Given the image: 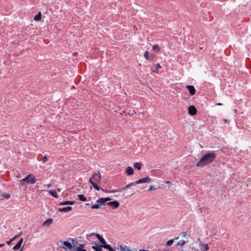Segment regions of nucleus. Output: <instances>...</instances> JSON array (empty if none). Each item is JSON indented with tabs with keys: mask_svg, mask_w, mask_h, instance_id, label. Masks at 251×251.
Wrapping results in <instances>:
<instances>
[{
	"mask_svg": "<svg viewBox=\"0 0 251 251\" xmlns=\"http://www.w3.org/2000/svg\"><path fill=\"white\" fill-rule=\"evenodd\" d=\"M216 154L214 151L208 152L205 154L196 164L197 167H203L212 163L216 158Z\"/></svg>",
	"mask_w": 251,
	"mask_h": 251,
	"instance_id": "obj_1",
	"label": "nucleus"
},
{
	"mask_svg": "<svg viewBox=\"0 0 251 251\" xmlns=\"http://www.w3.org/2000/svg\"><path fill=\"white\" fill-rule=\"evenodd\" d=\"M36 182V178L35 176L30 174L25 178L19 180L20 184L25 185L27 184H34Z\"/></svg>",
	"mask_w": 251,
	"mask_h": 251,
	"instance_id": "obj_2",
	"label": "nucleus"
},
{
	"mask_svg": "<svg viewBox=\"0 0 251 251\" xmlns=\"http://www.w3.org/2000/svg\"><path fill=\"white\" fill-rule=\"evenodd\" d=\"M89 182L93 185V186L94 187V188L96 189L98 191H99L100 190H102V191L103 192H105L106 193H115V192H118L119 190H104V189L100 188L98 185V184H97V183L95 182L94 181H93L92 179V178H90L89 180Z\"/></svg>",
	"mask_w": 251,
	"mask_h": 251,
	"instance_id": "obj_3",
	"label": "nucleus"
},
{
	"mask_svg": "<svg viewBox=\"0 0 251 251\" xmlns=\"http://www.w3.org/2000/svg\"><path fill=\"white\" fill-rule=\"evenodd\" d=\"M96 183H99L101 180V174L99 172L94 173L91 178Z\"/></svg>",
	"mask_w": 251,
	"mask_h": 251,
	"instance_id": "obj_4",
	"label": "nucleus"
},
{
	"mask_svg": "<svg viewBox=\"0 0 251 251\" xmlns=\"http://www.w3.org/2000/svg\"><path fill=\"white\" fill-rule=\"evenodd\" d=\"M188 113L190 115H195L197 113V110L194 105H190L188 108Z\"/></svg>",
	"mask_w": 251,
	"mask_h": 251,
	"instance_id": "obj_5",
	"label": "nucleus"
},
{
	"mask_svg": "<svg viewBox=\"0 0 251 251\" xmlns=\"http://www.w3.org/2000/svg\"><path fill=\"white\" fill-rule=\"evenodd\" d=\"M61 243L64 245V246L62 247L64 249L67 250L68 249H71L73 248L72 245L68 241H61Z\"/></svg>",
	"mask_w": 251,
	"mask_h": 251,
	"instance_id": "obj_6",
	"label": "nucleus"
},
{
	"mask_svg": "<svg viewBox=\"0 0 251 251\" xmlns=\"http://www.w3.org/2000/svg\"><path fill=\"white\" fill-rule=\"evenodd\" d=\"M151 181V178L150 177H146L140 179L139 180L135 181L136 184H139L143 183L149 182Z\"/></svg>",
	"mask_w": 251,
	"mask_h": 251,
	"instance_id": "obj_7",
	"label": "nucleus"
},
{
	"mask_svg": "<svg viewBox=\"0 0 251 251\" xmlns=\"http://www.w3.org/2000/svg\"><path fill=\"white\" fill-rule=\"evenodd\" d=\"M107 205L110 206L113 209H115L118 208L119 206L120 203L118 201H114L108 202Z\"/></svg>",
	"mask_w": 251,
	"mask_h": 251,
	"instance_id": "obj_8",
	"label": "nucleus"
},
{
	"mask_svg": "<svg viewBox=\"0 0 251 251\" xmlns=\"http://www.w3.org/2000/svg\"><path fill=\"white\" fill-rule=\"evenodd\" d=\"M111 200V199L110 198H100L99 200H97V202L99 203L100 204H105V202L107 201H109Z\"/></svg>",
	"mask_w": 251,
	"mask_h": 251,
	"instance_id": "obj_9",
	"label": "nucleus"
},
{
	"mask_svg": "<svg viewBox=\"0 0 251 251\" xmlns=\"http://www.w3.org/2000/svg\"><path fill=\"white\" fill-rule=\"evenodd\" d=\"M186 88L188 89L190 95L192 96L196 93V89L193 85H187Z\"/></svg>",
	"mask_w": 251,
	"mask_h": 251,
	"instance_id": "obj_10",
	"label": "nucleus"
},
{
	"mask_svg": "<svg viewBox=\"0 0 251 251\" xmlns=\"http://www.w3.org/2000/svg\"><path fill=\"white\" fill-rule=\"evenodd\" d=\"M23 242V239L21 238L20 239L18 243L13 247V250L14 251H17L20 249L21 246Z\"/></svg>",
	"mask_w": 251,
	"mask_h": 251,
	"instance_id": "obj_11",
	"label": "nucleus"
},
{
	"mask_svg": "<svg viewBox=\"0 0 251 251\" xmlns=\"http://www.w3.org/2000/svg\"><path fill=\"white\" fill-rule=\"evenodd\" d=\"M126 172L127 175L131 176L133 174L134 170L131 167L128 166L126 169Z\"/></svg>",
	"mask_w": 251,
	"mask_h": 251,
	"instance_id": "obj_12",
	"label": "nucleus"
},
{
	"mask_svg": "<svg viewBox=\"0 0 251 251\" xmlns=\"http://www.w3.org/2000/svg\"><path fill=\"white\" fill-rule=\"evenodd\" d=\"M72 209V207L68 206L67 207H64L60 208L58 209V210L60 212H68L69 211H71Z\"/></svg>",
	"mask_w": 251,
	"mask_h": 251,
	"instance_id": "obj_13",
	"label": "nucleus"
},
{
	"mask_svg": "<svg viewBox=\"0 0 251 251\" xmlns=\"http://www.w3.org/2000/svg\"><path fill=\"white\" fill-rule=\"evenodd\" d=\"M53 223V220L51 218H49L46 220L44 223L43 226H50Z\"/></svg>",
	"mask_w": 251,
	"mask_h": 251,
	"instance_id": "obj_14",
	"label": "nucleus"
},
{
	"mask_svg": "<svg viewBox=\"0 0 251 251\" xmlns=\"http://www.w3.org/2000/svg\"><path fill=\"white\" fill-rule=\"evenodd\" d=\"M74 203H75V201H62V202H61L60 203H59V205H68V204L72 205V204H74Z\"/></svg>",
	"mask_w": 251,
	"mask_h": 251,
	"instance_id": "obj_15",
	"label": "nucleus"
},
{
	"mask_svg": "<svg viewBox=\"0 0 251 251\" xmlns=\"http://www.w3.org/2000/svg\"><path fill=\"white\" fill-rule=\"evenodd\" d=\"M136 185V184L135 183V182H131L129 184H128V185H126L124 188H123L121 190H118L119 191L118 192H119V191H123L124 190H125V189H126L127 188H130V187L131 186H135Z\"/></svg>",
	"mask_w": 251,
	"mask_h": 251,
	"instance_id": "obj_16",
	"label": "nucleus"
},
{
	"mask_svg": "<svg viewBox=\"0 0 251 251\" xmlns=\"http://www.w3.org/2000/svg\"><path fill=\"white\" fill-rule=\"evenodd\" d=\"M42 15L41 12H39L37 15H36L34 17V20L35 21H40L41 20Z\"/></svg>",
	"mask_w": 251,
	"mask_h": 251,
	"instance_id": "obj_17",
	"label": "nucleus"
},
{
	"mask_svg": "<svg viewBox=\"0 0 251 251\" xmlns=\"http://www.w3.org/2000/svg\"><path fill=\"white\" fill-rule=\"evenodd\" d=\"M49 193H50V195H51L52 197L54 198H57L58 197V196L55 190H49Z\"/></svg>",
	"mask_w": 251,
	"mask_h": 251,
	"instance_id": "obj_18",
	"label": "nucleus"
},
{
	"mask_svg": "<svg viewBox=\"0 0 251 251\" xmlns=\"http://www.w3.org/2000/svg\"><path fill=\"white\" fill-rule=\"evenodd\" d=\"M99 241L101 243V245L100 246L102 247H103V248H104V247H105V246L108 245L106 244V242L105 240L104 239V238L102 237L99 240Z\"/></svg>",
	"mask_w": 251,
	"mask_h": 251,
	"instance_id": "obj_19",
	"label": "nucleus"
},
{
	"mask_svg": "<svg viewBox=\"0 0 251 251\" xmlns=\"http://www.w3.org/2000/svg\"><path fill=\"white\" fill-rule=\"evenodd\" d=\"M133 166L135 168L137 169L138 170H140L142 167L141 164L139 162L134 163Z\"/></svg>",
	"mask_w": 251,
	"mask_h": 251,
	"instance_id": "obj_20",
	"label": "nucleus"
},
{
	"mask_svg": "<svg viewBox=\"0 0 251 251\" xmlns=\"http://www.w3.org/2000/svg\"><path fill=\"white\" fill-rule=\"evenodd\" d=\"M78 198L79 200L83 201H87L86 198L83 195H78Z\"/></svg>",
	"mask_w": 251,
	"mask_h": 251,
	"instance_id": "obj_21",
	"label": "nucleus"
},
{
	"mask_svg": "<svg viewBox=\"0 0 251 251\" xmlns=\"http://www.w3.org/2000/svg\"><path fill=\"white\" fill-rule=\"evenodd\" d=\"M101 207V204H100L99 203L98 204H94L92 206L91 208L93 209H99Z\"/></svg>",
	"mask_w": 251,
	"mask_h": 251,
	"instance_id": "obj_22",
	"label": "nucleus"
},
{
	"mask_svg": "<svg viewBox=\"0 0 251 251\" xmlns=\"http://www.w3.org/2000/svg\"><path fill=\"white\" fill-rule=\"evenodd\" d=\"M174 242V239H171L167 242L166 246H171Z\"/></svg>",
	"mask_w": 251,
	"mask_h": 251,
	"instance_id": "obj_23",
	"label": "nucleus"
},
{
	"mask_svg": "<svg viewBox=\"0 0 251 251\" xmlns=\"http://www.w3.org/2000/svg\"><path fill=\"white\" fill-rule=\"evenodd\" d=\"M104 249L108 250L109 251H116L109 245L105 246V247H104Z\"/></svg>",
	"mask_w": 251,
	"mask_h": 251,
	"instance_id": "obj_24",
	"label": "nucleus"
},
{
	"mask_svg": "<svg viewBox=\"0 0 251 251\" xmlns=\"http://www.w3.org/2000/svg\"><path fill=\"white\" fill-rule=\"evenodd\" d=\"M80 247H77L76 248V251H87L86 250L82 249L81 247L82 246V245H79Z\"/></svg>",
	"mask_w": 251,
	"mask_h": 251,
	"instance_id": "obj_25",
	"label": "nucleus"
},
{
	"mask_svg": "<svg viewBox=\"0 0 251 251\" xmlns=\"http://www.w3.org/2000/svg\"><path fill=\"white\" fill-rule=\"evenodd\" d=\"M2 196L6 199H9L10 197V195L8 193H3Z\"/></svg>",
	"mask_w": 251,
	"mask_h": 251,
	"instance_id": "obj_26",
	"label": "nucleus"
},
{
	"mask_svg": "<svg viewBox=\"0 0 251 251\" xmlns=\"http://www.w3.org/2000/svg\"><path fill=\"white\" fill-rule=\"evenodd\" d=\"M144 57L147 60H149L150 59L149 56V52L148 50H146L144 54Z\"/></svg>",
	"mask_w": 251,
	"mask_h": 251,
	"instance_id": "obj_27",
	"label": "nucleus"
},
{
	"mask_svg": "<svg viewBox=\"0 0 251 251\" xmlns=\"http://www.w3.org/2000/svg\"><path fill=\"white\" fill-rule=\"evenodd\" d=\"M187 242L186 241H183L182 242L180 243V242H178L177 244L176 245V246H182L184 245H185Z\"/></svg>",
	"mask_w": 251,
	"mask_h": 251,
	"instance_id": "obj_28",
	"label": "nucleus"
},
{
	"mask_svg": "<svg viewBox=\"0 0 251 251\" xmlns=\"http://www.w3.org/2000/svg\"><path fill=\"white\" fill-rule=\"evenodd\" d=\"M119 248H120V249L121 251H126V250L128 251H129V250H127V249H126V246L124 247L123 246L120 245V246H119Z\"/></svg>",
	"mask_w": 251,
	"mask_h": 251,
	"instance_id": "obj_29",
	"label": "nucleus"
},
{
	"mask_svg": "<svg viewBox=\"0 0 251 251\" xmlns=\"http://www.w3.org/2000/svg\"><path fill=\"white\" fill-rule=\"evenodd\" d=\"M152 49H153V50H156V51H159V46L158 45H153L152 47Z\"/></svg>",
	"mask_w": 251,
	"mask_h": 251,
	"instance_id": "obj_30",
	"label": "nucleus"
},
{
	"mask_svg": "<svg viewBox=\"0 0 251 251\" xmlns=\"http://www.w3.org/2000/svg\"><path fill=\"white\" fill-rule=\"evenodd\" d=\"M94 235H95V236H96V237L98 238V239L100 240L101 237L102 236H100L99 234L98 233H93Z\"/></svg>",
	"mask_w": 251,
	"mask_h": 251,
	"instance_id": "obj_31",
	"label": "nucleus"
},
{
	"mask_svg": "<svg viewBox=\"0 0 251 251\" xmlns=\"http://www.w3.org/2000/svg\"><path fill=\"white\" fill-rule=\"evenodd\" d=\"M48 161V158L46 156H44L42 159V161L43 162V163H45L47 161Z\"/></svg>",
	"mask_w": 251,
	"mask_h": 251,
	"instance_id": "obj_32",
	"label": "nucleus"
},
{
	"mask_svg": "<svg viewBox=\"0 0 251 251\" xmlns=\"http://www.w3.org/2000/svg\"><path fill=\"white\" fill-rule=\"evenodd\" d=\"M204 250L205 251H208L209 250V247L208 244H204Z\"/></svg>",
	"mask_w": 251,
	"mask_h": 251,
	"instance_id": "obj_33",
	"label": "nucleus"
},
{
	"mask_svg": "<svg viewBox=\"0 0 251 251\" xmlns=\"http://www.w3.org/2000/svg\"><path fill=\"white\" fill-rule=\"evenodd\" d=\"M180 235L182 237H185L187 234L186 232H183L180 234Z\"/></svg>",
	"mask_w": 251,
	"mask_h": 251,
	"instance_id": "obj_34",
	"label": "nucleus"
},
{
	"mask_svg": "<svg viewBox=\"0 0 251 251\" xmlns=\"http://www.w3.org/2000/svg\"><path fill=\"white\" fill-rule=\"evenodd\" d=\"M92 248L95 250V251H97V250H99V249H100V248L97 247V246H93Z\"/></svg>",
	"mask_w": 251,
	"mask_h": 251,
	"instance_id": "obj_35",
	"label": "nucleus"
},
{
	"mask_svg": "<svg viewBox=\"0 0 251 251\" xmlns=\"http://www.w3.org/2000/svg\"><path fill=\"white\" fill-rule=\"evenodd\" d=\"M13 241V239H11L10 240H9V241H7L6 242V243L8 244V245H10L11 242Z\"/></svg>",
	"mask_w": 251,
	"mask_h": 251,
	"instance_id": "obj_36",
	"label": "nucleus"
},
{
	"mask_svg": "<svg viewBox=\"0 0 251 251\" xmlns=\"http://www.w3.org/2000/svg\"><path fill=\"white\" fill-rule=\"evenodd\" d=\"M149 191H151V190H155V189L154 188V186H152V185H151L150 186V188H149Z\"/></svg>",
	"mask_w": 251,
	"mask_h": 251,
	"instance_id": "obj_37",
	"label": "nucleus"
},
{
	"mask_svg": "<svg viewBox=\"0 0 251 251\" xmlns=\"http://www.w3.org/2000/svg\"><path fill=\"white\" fill-rule=\"evenodd\" d=\"M156 68L157 70H158L159 68H161V66L160 65V64L159 63H157L156 64Z\"/></svg>",
	"mask_w": 251,
	"mask_h": 251,
	"instance_id": "obj_38",
	"label": "nucleus"
},
{
	"mask_svg": "<svg viewBox=\"0 0 251 251\" xmlns=\"http://www.w3.org/2000/svg\"><path fill=\"white\" fill-rule=\"evenodd\" d=\"M20 235H16L12 239H13V241L15 240L16 238H18L19 237Z\"/></svg>",
	"mask_w": 251,
	"mask_h": 251,
	"instance_id": "obj_39",
	"label": "nucleus"
},
{
	"mask_svg": "<svg viewBox=\"0 0 251 251\" xmlns=\"http://www.w3.org/2000/svg\"><path fill=\"white\" fill-rule=\"evenodd\" d=\"M48 188H50L51 186V184L50 183L47 184L45 185Z\"/></svg>",
	"mask_w": 251,
	"mask_h": 251,
	"instance_id": "obj_40",
	"label": "nucleus"
},
{
	"mask_svg": "<svg viewBox=\"0 0 251 251\" xmlns=\"http://www.w3.org/2000/svg\"><path fill=\"white\" fill-rule=\"evenodd\" d=\"M4 244H0V248L4 246Z\"/></svg>",
	"mask_w": 251,
	"mask_h": 251,
	"instance_id": "obj_41",
	"label": "nucleus"
},
{
	"mask_svg": "<svg viewBox=\"0 0 251 251\" xmlns=\"http://www.w3.org/2000/svg\"><path fill=\"white\" fill-rule=\"evenodd\" d=\"M216 105H222V103H218L216 104Z\"/></svg>",
	"mask_w": 251,
	"mask_h": 251,
	"instance_id": "obj_42",
	"label": "nucleus"
},
{
	"mask_svg": "<svg viewBox=\"0 0 251 251\" xmlns=\"http://www.w3.org/2000/svg\"><path fill=\"white\" fill-rule=\"evenodd\" d=\"M178 239V237H176V238H175L174 239V241H175V240H177Z\"/></svg>",
	"mask_w": 251,
	"mask_h": 251,
	"instance_id": "obj_43",
	"label": "nucleus"
},
{
	"mask_svg": "<svg viewBox=\"0 0 251 251\" xmlns=\"http://www.w3.org/2000/svg\"><path fill=\"white\" fill-rule=\"evenodd\" d=\"M76 54H77V53H76V52H74V53H73V55H74V56H76Z\"/></svg>",
	"mask_w": 251,
	"mask_h": 251,
	"instance_id": "obj_44",
	"label": "nucleus"
},
{
	"mask_svg": "<svg viewBox=\"0 0 251 251\" xmlns=\"http://www.w3.org/2000/svg\"><path fill=\"white\" fill-rule=\"evenodd\" d=\"M140 251H149L145 250H140Z\"/></svg>",
	"mask_w": 251,
	"mask_h": 251,
	"instance_id": "obj_45",
	"label": "nucleus"
},
{
	"mask_svg": "<svg viewBox=\"0 0 251 251\" xmlns=\"http://www.w3.org/2000/svg\"><path fill=\"white\" fill-rule=\"evenodd\" d=\"M170 183H171L170 181H168L166 182V183H168V184Z\"/></svg>",
	"mask_w": 251,
	"mask_h": 251,
	"instance_id": "obj_46",
	"label": "nucleus"
},
{
	"mask_svg": "<svg viewBox=\"0 0 251 251\" xmlns=\"http://www.w3.org/2000/svg\"><path fill=\"white\" fill-rule=\"evenodd\" d=\"M57 191H58V192H60V191H61V189H59V188H58V189H57Z\"/></svg>",
	"mask_w": 251,
	"mask_h": 251,
	"instance_id": "obj_47",
	"label": "nucleus"
},
{
	"mask_svg": "<svg viewBox=\"0 0 251 251\" xmlns=\"http://www.w3.org/2000/svg\"><path fill=\"white\" fill-rule=\"evenodd\" d=\"M198 240L200 242H201V239L200 238H199L198 239Z\"/></svg>",
	"mask_w": 251,
	"mask_h": 251,
	"instance_id": "obj_48",
	"label": "nucleus"
},
{
	"mask_svg": "<svg viewBox=\"0 0 251 251\" xmlns=\"http://www.w3.org/2000/svg\"><path fill=\"white\" fill-rule=\"evenodd\" d=\"M153 72H155V73H158L157 71H153Z\"/></svg>",
	"mask_w": 251,
	"mask_h": 251,
	"instance_id": "obj_49",
	"label": "nucleus"
},
{
	"mask_svg": "<svg viewBox=\"0 0 251 251\" xmlns=\"http://www.w3.org/2000/svg\"><path fill=\"white\" fill-rule=\"evenodd\" d=\"M23 251V250L22 249L20 250V251Z\"/></svg>",
	"mask_w": 251,
	"mask_h": 251,
	"instance_id": "obj_50",
	"label": "nucleus"
},
{
	"mask_svg": "<svg viewBox=\"0 0 251 251\" xmlns=\"http://www.w3.org/2000/svg\"><path fill=\"white\" fill-rule=\"evenodd\" d=\"M181 251H184V250H182Z\"/></svg>",
	"mask_w": 251,
	"mask_h": 251,
	"instance_id": "obj_51",
	"label": "nucleus"
}]
</instances>
